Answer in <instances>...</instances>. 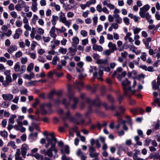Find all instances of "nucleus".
Masks as SVG:
<instances>
[{
	"mask_svg": "<svg viewBox=\"0 0 160 160\" xmlns=\"http://www.w3.org/2000/svg\"><path fill=\"white\" fill-rule=\"evenodd\" d=\"M122 84L123 86L125 95L129 96L135 93V91L131 89V88L130 87V82L128 81L127 79L122 81Z\"/></svg>",
	"mask_w": 160,
	"mask_h": 160,
	"instance_id": "nucleus-1",
	"label": "nucleus"
},
{
	"mask_svg": "<svg viewBox=\"0 0 160 160\" xmlns=\"http://www.w3.org/2000/svg\"><path fill=\"white\" fill-rule=\"evenodd\" d=\"M91 69L89 70V72L91 73L94 72L93 73V78H97L100 80L102 81L103 78L102 76L103 75V71L100 70H97L96 67L95 66H92L91 67Z\"/></svg>",
	"mask_w": 160,
	"mask_h": 160,
	"instance_id": "nucleus-2",
	"label": "nucleus"
},
{
	"mask_svg": "<svg viewBox=\"0 0 160 160\" xmlns=\"http://www.w3.org/2000/svg\"><path fill=\"white\" fill-rule=\"evenodd\" d=\"M68 89L69 93L67 96L69 98V99L72 100L73 101L74 103L72 105V109H74L76 108L77 104L78 102V99L77 97H74L73 95L71 94L70 92L71 90V86H68Z\"/></svg>",
	"mask_w": 160,
	"mask_h": 160,
	"instance_id": "nucleus-3",
	"label": "nucleus"
},
{
	"mask_svg": "<svg viewBox=\"0 0 160 160\" xmlns=\"http://www.w3.org/2000/svg\"><path fill=\"white\" fill-rule=\"evenodd\" d=\"M49 135L51 138L48 137H46L47 141L48 142L45 145V147L48 148L50 144H52L53 143H56L57 141V139L54 136V133H51L49 134Z\"/></svg>",
	"mask_w": 160,
	"mask_h": 160,
	"instance_id": "nucleus-4",
	"label": "nucleus"
},
{
	"mask_svg": "<svg viewBox=\"0 0 160 160\" xmlns=\"http://www.w3.org/2000/svg\"><path fill=\"white\" fill-rule=\"evenodd\" d=\"M150 6L149 4H146L140 8L139 14L140 16L142 18L145 17V13L150 8Z\"/></svg>",
	"mask_w": 160,
	"mask_h": 160,
	"instance_id": "nucleus-5",
	"label": "nucleus"
},
{
	"mask_svg": "<svg viewBox=\"0 0 160 160\" xmlns=\"http://www.w3.org/2000/svg\"><path fill=\"white\" fill-rule=\"evenodd\" d=\"M29 148L28 145L26 143L23 144L22 145L21 148V154L23 158H25L27 153V151L29 149Z\"/></svg>",
	"mask_w": 160,
	"mask_h": 160,
	"instance_id": "nucleus-6",
	"label": "nucleus"
},
{
	"mask_svg": "<svg viewBox=\"0 0 160 160\" xmlns=\"http://www.w3.org/2000/svg\"><path fill=\"white\" fill-rule=\"evenodd\" d=\"M87 100L89 104L95 105L98 107H99L101 106V103L98 97H96L94 100H91L89 98H87Z\"/></svg>",
	"mask_w": 160,
	"mask_h": 160,
	"instance_id": "nucleus-7",
	"label": "nucleus"
},
{
	"mask_svg": "<svg viewBox=\"0 0 160 160\" xmlns=\"http://www.w3.org/2000/svg\"><path fill=\"white\" fill-rule=\"evenodd\" d=\"M46 105L45 104H42L40 106V109L37 110L36 113L38 114L40 113H41L42 114H45L47 113V111L45 109L46 107L45 106Z\"/></svg>",
	"mask_w": 160,
	"mask_h": 160,
	"instance_id": "nucleus-8",
	"label": "nucleus"
},
{
	"mask_svg": "<svg viewBox=\"0 0 160 160\" xmlns=\"http://www.w3.org/2000/svg\"><path fill=\"white\" fill-rule=\"evenodd\" d=\"M2 97L3 99L5 101H10L13 98V95L10 93L2 94Z\"/></svg>",
	"mask_w": 160,
	"mask_h": 160,
	"instance_id": "nucleus-9",
	"label": "nucleus"
},
{
	"mask_svg": "<svg viewBox=\"0 0 160 160\" xmlns=\"http://www.w3.org/2000/svg\"><path fill=\"white\" fill-rule=\"evenodd\" d=\"M12 79L11 76H6L5 80L3 82V85L5 87H7L9 85V83L12 82Z\"/></svg>",
	"mask_w": 160,
	"mask_h": 160,
	"instance_id": "nucleus-10",
	"label": "nucleus"
},
{
	"mask_svg": "<svg viewBox=\"0 0 160 160\" xmlns=\"http://www.w3.org/2000/svg\"><path fill=\"white\" fill-rule=\"evenodd\" d=\"M69 99H67L65 98H63L62 99L61 102L64 105L66 108H68L70 105V101L71 100Z\"/></svg>",
	"mask_w": 160,
	"mask_h": 160,
	"instance_id": "nucleus-11",
	"label": "nucleus"
},
{
	"mask_svg": "<svg viewBox=\"0 0 160 160\" xmlns=\"http://www.w3.org/2000/svg\"><path fill=\"white\" fill-rule=\"evenodd\" d=\"M151 38H146L143 39L142 40V42L144 44L146 48L148 49L151 48V46H149V42L151 41Z\"/></svg>",
	"mask_w": 160,
	"mask_h": 160,
	"instance_id": "nucleus-12",
	"label": "nucleus"
},
{
	"mask_svg": "<svg viewBox=\"0 0 160 160\" xmlns=\"http://www.w3.org/2000/svg\"><path fill=\"white\" fill-rule=\"evenodd\" d=\"M108 47L112 52H114L117 49L116 44L112 42H110L108 43Z\"/></svg>",
	"mask_w": 160,
	"mask_h": 160,
	"instance_id": "nucleus-13",
	"label": "nucleus"
},
{
	"mask_svg": "<svg viewBox=\"0 0 160 160\" xmlns=\"http://www.w3.org/2000/svg\"><path fill=\"white\" fill-rule=\"evenodd\" d=\"M60 151L62 154H68L69 153V147L67 145L64 146L62 148L60 149Z\"/></svg>",
	"mask_w": 160,
	"mask_h": 160,
	"instance_id": "nucleus-14",
	"label": "nucleus"
},
{
	"mask_svg": "<svg viewBox=\"0 0 160 160\" xmlns=\"http://www.w3.org/2000/svg\"><path fill=\"white\" fill-rule=\"evenodd\" d=\"M119 27L118 24L116 22H114L111 24V26L109 27L108 28V31H111L113 29H117Z\"/></svg>",
	"mask_w": 160,
	"mask_h": 160,
	"instance_id": "nucleus-15",
	"label": "nucleus"
},
{
	"mask_svg": "<svg viewBox=\"0 0 160 160\" xmlns=\"http://www.w3.org/2000/svg\"><path fill=\"white\" fill-rule=\"evenodd\" d=\"M34 76V74L33 72H30L29 75L26 74H24L23 77L25 79L30 80L33 78Z\"/></svg>",
	"mask_w": 160,
	"mask_h": 160,
	"instance_id": "nucleus-16",
	"label": "nucleus"
},
{
	"mask_svg": "<svg viewBox=\"0 0 160 160\" xmlns=\"http://www.w3.org/2000/svg\"><path fill=\"white\" fill-rule=\"evenodd\" d=\"M75 88H78L79 90L81 89L83 87V84L82 82H77L74 83V85Z\"/></svg>",
	"mask_w": 160,
	"mask_h": 160,
	"instance_id": "nucleus-17",
	"label": "nucleus"
},
{
	"mask_svg": "<svg viewBox=\"0 0 160 160\" xmlns=\"http://www.w3.org/2000/svg\"><path fill=\"white\" fill-rule=\"evenodd\" d=\"M92 49L95 51H98L99 52H102L103 50V48L101 46L94 44L92 46Z\"/></svg>",
	"mask_w": 160,
	"mask_h": 160,
	"instance_id": "nucleus-18",
	"label": "nucleus"
},
{
	"mask_svg": "<svg viewBox=\"0 0 160 160\" xmlns=\"http://www.w3.org/2000/svg\"><path fill=\"white\" fill-rule=\"evenodd\" d=\"M68 50L69 51L68 54H70V56H73L75 54L77 50L76 48H73L72 47L69 48Z\"/></svg>",
	"mask_w": 160,
	"mask_h": 160,
	"instance_id": "nucleus-19",
	"label": "nucleus"
},
{
	"mask_svg": "<svg viewBox=\"0 0 160 160\" xmlns=\"http://www.w3.org/2000/svg\"><path fill=\"white\" fill-rule=\"evenodd\" d=\"M72 45L74 47H76L79 42V38L77 37H74L72 38Z\"/></svg>",
	"mask_w": 160,
	"mask_h": 160,
	"instance_id": "nucleus-20",
	"label": "nucleus"
},
{
	"mask_svg": "<svg viewBox=\"0 0 160 160\" xmlns=\"http://www.w3.org/2000/svg\"><path fill=\"white\" fill-rule=\"evenodd\" d=\"M152 89L154 90H158L159 91H160L159 85H157L156 84V81L154 80L152 82Z\"/></svg>",
	"mask_w": 160,
	"mask_h": 160,
	"instance_id": "nucleus-21",
	"label": "nucleus"
},
{
	"mask_svg": "<svg viewBox=\"0 0 160 160\" xmlns=\"http://www.w3.org/2000/svg\"><path fill=\"white\" fill-rule=\"evenodd\" d=\"M131 35V33L130 32H128L125 36L124 38V39L125 40H127L128 39V41L130 42H133V40L132 38L130 37Z\"/></svg>",
	"mask_w": 160,
	"mask_h": 160,
	"instance_id": "nucleus-22",
	"label": "nucleus"
},
{
	"mask_svg": "<svg viewBox=\"0 0 160 160\" xmlns=\"http://www.w3.org/2000/svg\"><path fill=\"white\" fill-rule=\"evenodd\" d=\"M17 49V46L15 45H14L13 46H11L8 49V51L9 53H11L14 51H16Z\"/></svg>",
	"mask_w": 160,
	"mask_h": 160,
	"instance_id": "nucleus-23",
	"label": "nucleus"
},
{
	"mask_svg": "<svg viewBox=\"0 0 160 160\" xmlns=\"http://www.w3.org/2000/svg\"><path fill=\"white\" fill-rule=\"evenodd\" d=\"M59 21L60 22H62L66 19L65 14L62 12H60L59 14Z\"/></svg>",
	"mask_w": 160,
	"mask_h": 160,
	"instance_id": "nucleus-24",
	"label": "nucleus"
},
{
	"mask_svg": "<svg viewBox=\"0 0 160 160\" xmlns=\"http://www.w3.org/2000/svg\"><path fill=\"white\" fill-rule=\"evenodd\" d=\"M118 74V79L119 81H121L122 78H124L126 74V72L125 71H122L120 73Z\"/></svg>",
	"mask_w": 160,
	"mask_h": 160,
	"instance_id": "nucleus-25",
	"label": "nucleus"
},
{
	"mask_svg": "<svg viewBox=\"0 0 160 160\" xmlns=\"http://www.w3.org/2000/svg\"><path fill=\"white\" fill-rule=\"evenodd\" d=\"M24 118V116L23 115L19 116H18V118L16 120V121L18 125H22V120Z\"/></svg>",
	"mask_w": 160,
	"mask_h": 160,
	"instance_id": "nucleus-26",
	"label": "nucleus"
},
{
	"mask_svg": "<svg viewBox=\"0 0 160 160\" xmlns=\"http://www.w3.org/2000/svg\"><path fill=\"white\" fill-rule=\"evenodd\" d=\"M33 156L37 159L38 160H42L43 159L44 157L43 155L40 154L38 153H36Z\"/></svg>",
	"mask_w": 160,
	"mask_h": 160,
	"instance_id": "nucleus-27",
	"label": "nucleus"
},
{
	"mask_svg": "<svg viewBox=\"0 0 160 160\" xmlns=\"http://www.w3.org/2000/svg\"><path fill=\"white\" fill-rule=\"evenodd\" d=\"M38 3H32L31 9L34 12H35L38 10L37 8Z\"/></svg>",
	"mask_w": 160,
	"mask_h": 160,
	"instance_id": "nucleus-28",
	"label": "nucleus"
},
{
	"mask_svg": "<svg viewBox=\"0 0 160 160\" xmlns=\"http://www.w3.org/2000/svg\"><path fill=\"white\" fill-rule=\"evenodd\" d=\"M58 17L57 16L53 15L52 16V19L51 22L53 25L55 26L56 24V22L58 20Z\"/></svg>",
	"mask_w": 160,
	"mask_h": 160,
	"instance_id": "nucleus-29",
	"label": "nucleus"
},
{
	"mask_svg": "<svg viewBox=\"0 0 160 160\" xmlns=\"http://www.w3.org/2000/svg\"><path fill=\"white\" fill-rule=\"evenodd\" d=\"M128 77L135 78L136 77L137 72L133 70L131 72H128Z\"/></svg>",
	"mask_w": 160,
	"mask_h": 160,
	"instance_id": "nucleus-30",
	"label": "nucleus"
},
{
	"mask_svg": "<svg viewBox=\"0 0 160 160\" xmlns=\"http://www.w3.org/2000/svg\"><path fill=\"white\" fill-rule=\"evenodd\" d=\"M52 150L51 149V147L47 151L46 156H48L49 157H52L53 156V153L52 152Z\"/></svg>",
	"mask_w": 160,
	"mask_h": 160,
	"instance_id": "nucleus-31",
	"label": "nucleus"
},
{
	"mask_svg": "<svg viewBox=\"0 0 160 160\" xmlns=\"http://www.w3.org/2000/svg\"><path fill=\"white\" fill-rule=\"evenodd\" d=\"M7 146L8 147H10L13 149H16L17 148V146L15 145V143L14 141L9 142Z\"/></svg>",
	"mask_w": 160,
	"mask_h": 160,
	"instance_id": "nucleus-32",
	"label": "nucleus"
},
{
	"mask_svg": "<svg viewBox=\"0 0 160 160\" xmlns=\"http://www.w3.org/2000/svg\"><path fill=\"white\" fill-rule=\"evenodd\" d=\"M20 67L19 63L18 62H17L15 64L14 68V70L16 72H18L20 70Z\"/></svg>",
	"mask_w": 160,
	"mask_h": 160,
	"instance_id": "nucleus-33",
	"label": "nucleus"
},
{
	"mask_svg": "<svg viewBox=\"0 0 160 160\" xmlns=\"http://www.w3.org/2000/svg\"><path fill=\"white\" fill-rule=\"evenodd\" d=\"M10 105L9 102L6 101L3 102L1 104V107L3 108H7Z\"/></svg>",
	"mask_w": 160,
	"mask_h": 160,
	"instance_id": "nucleus-34",
	"label": "nucleus"
},
{
	"mask_svg": "<svg viewBox=\"0 0 160 160\" xmlns=\"http://www.w3.org/2000/svg\"><path fill=\"white\" fill-rule=\"evenodd\" d=\"M76 153L77 155L80 157H81L86 155L85 154L82 152L80 149H78L77 150Z\"/></svg>",
	"mask_w": 160,
	"mask_h": 160,
	"instance_id": "nucleus-35",
	"label": "nucleus"
},
{
	"mask_svg": "<svg viewBox=\"0 0 160 160\" xmlns=\"http://www.w3.org/2000/svg\"><path fill=\"white\" fill-rule=\"evenodd\" d=\"M21 154V152L20 149H17L16 150V152L15 154V159L21 157L20 156Z\"/></svg>",
	"mask_w": 160,
	"mask_h": 160,
	"instance_id": "nucleus-36",
	"label": "nucleus"
},
{
	"mask_svg": "<svg viewBox=\"0 0 160 160\" xmlns=\"http://www.w3.org/2000/svg\"><path fill=\"white\" fill-rule=\"evenodd\" d=\"M18 3V5L20 6L22 8L25 7L26 6L25 2L22 0H19Z\"/></svg>",
	"mask_w": 160,
	"mask_h": 160,
	"instance_id": "nucleus-37",
	"label": "nucleus"
},
{
	"mask_svg": "<svg viewBox=\"0 0 160 160\" xmlns=\"http://www.w3.org/2000/svg\"><path fill=\"white\" fill-rule=\"evenodd\" d=\"M33 67L34 64L32 62L30 63L27 67V71L29 72H31V71L33 69Z\"/></svg>",
	"mask_w": 160,
	"mask_h": 160,
	"instance_id": "nucleus-38",
	"label": "nucleus"
},
{
	"mask_svg": "<svg viewBox=\"0 0 160 160\" xmlns=\"http://www.w3.org/2000/svg\"><path fill=\"white\" fill-rule=\"evenodd\" d=\"M38 18V17L37 15L34 14L31 20L32 23L33 24H35Z\"/></svg>",
	"mask_w": 160,
	"mask_h": 160,
	"instance_id": "nucleus-39",
	"label": "nucleus"
},
{
	"mask_svg": "<svg viewBox=\"0 0 160 160\" xmlns=\"http://www.w3.org/2000/svg\"><path fill=\"white\" fill-rule=\"evenodd\" d=\"M149 49V54L150 55H153V54H155L158 51V50L157 49H155L154 50L152 49H151V48Z\"/></svg>",
	"mask_w": 160,
	"mask_h": 160,
	"instance_id": "nucleus-40",
	"label": "nucleus"
},
{
	"mask_svg": "<svg viewBox=\"0 0 160 160\" xmlns=\"http://www.w3.org/2000/svg\"><path fill=\"white\" fill-rule=\"evenodd\" d=\"M58 51L59 52L64 54H65L67 52V49L66 48H63L62 47H60L58 49Z\"/></svg>",
	"mask_w": 160,
	"mask_h": 160,
	"instance_id": "nucleus-41",
	"label": "nucleus"
},
{
	"mask_svg": "<svg viewBox=\"0 0 160 160\" xmlns=\"http://www.w3.org/2000/svg\"><path fill=\"white\" fill-rule=\"evenodd\" d=\"M59 60L58 57L56 56L53 57L52 60V64L53 65H56L57 64V61Z\"/></svg>",
	"mask_w": 160,
	"mask_h": 160,
	"instance_id": "nucleus-42",
	"label": "nucleus"
},
{
	"mask_svg": "<svg viewBox=\"0 0 160 160\" xmlns=\"http://www.w3.org/2000/svg\"><path fill=\"white\" fill-rule=\"evenodd\" d=\"M26 67L25 65H22L20 67V69L19 70L20 73L22 74L24 73L26 71Z\"/></svg>",
	"mask_w": 160,
	"mask_h": 160,
	"instance_id": "nucleus-43",
	"label": "nucleus"
},
{
	"mask_svg": "<svg viewBox=\"0 0 160 160\" xmlns=\"http://www.w3.org/2000/svg\"><path fill=\"white\" fill-rule=\"evenodd\" d=\"M0 134L2 137L4 138H7L8 136V134L7 132L5 130L1 131L0 132Z\"/></svg>",
	"mask_w": 160,
	"mask_h": 160,
	"instance_id": "nucleus-44",
	"label": "nucleus"
},
{
	"mask_svg": "<svg viewBox=\"0 0 160 160\" xmlns=\"http://www.w3.org/2000/svg\"><path fill=\"white\" fill-rule=\"evenodd\" d=\"M107 125V123L106 122H104L102 124H100L99 123H97V128H98L99 129H100L102 127H105Z\"/></svg>",
	"mask_w": 160,
	"mask_h": 160,
	"instance_id": "nucleus-45",
	"label": "nucleus"
},
{
	"mask_svg": "<svg viewBox=\"0 0 160 160\" xmlns=\"http://www.w3.org/2000/svg\"><path fill=\"white\" fill-rule=\"evenodd\" d=\"M64 119L68 118L70 119V113L69 111H68L65 114H63V116H62Z\"/></svg>",
	"mask_w": 160,
	"mask_h": 160,
	"instance_id": "nucleus-46",
	"label": "nucleus"
},
{
	"mask_svg": "<svg viewBox=\"0 0 160 160\" xmlns=\"http://www.w3.org/2000/svg\"><path fill=\"white\" fill-rule=\"evenodd\" d=\"M16 116L15 115H13L12 116V117L10 118L9 119V123H10V124L11 123L12 124H13L14 122V118H16Z\"/></svg>",
	"mask_w": 160,
	"mask_h": 160,
	"instance_id": "nucleus-47",
	"label": "nucleus"
},
{
	"mask_svg": "<svg viewBox=\"0 0 160 160\" xmlns=\"http://www.w3.org/2000/svg\"><path fill=\"white\" fill-rule=\"evenodd\" d=\"M42 38L43 41L45 42H48L50 41L51 39V38L49 36H43Z\"/></svg>",
	"mask_w": 160,
	"mask_h": 160,
	"instance_id": "nucleus-48",
	"label": "nucleus"
},
{
	"mask_svg": "<svg viewBox=\"0 0 160 160\" xmlns=\"http://www.w3.org/2000/svg\"><path fill=\"white\" fill-rule=\"evenodd\" d=\"M61 22L64 23L66 26H68V28H69L71 24V23L69 21L67 20L66 19L62 21Z\"/></svg>",
	"mask_w": 160,
	"mask_h": 160,
	"instance_id": "nucleus-49",
	"label": "nucleus"
},
{
	"mask_svg": "<svg viewBox=\"0 0 160 160\" xmlns=\"http://www.w3.org/2000/svg\"><path fill=\"white\" fill-rule=\"evenodd\" d=\"M111 53L112 52H111V51L109 49H107L104 51L102 52V54L103 55H106L107 56H108L110 55Z\"/></svg>",
	"mask_w": 160,
	"mask_h": 160,
	"instance_id": "nucleus-50",
	"label": "nucleus"
},
{
	"mask_svg": "<svg viewBox=\"0 0 160 160\" xmlns=\"http://www.w3.org/2000/svg\"><path fill=\"white\" fill-rule=\"evenodd\" d=\"M141 55L140 57L141 58L143 61H145L146 60V53L145 52H142L141 53Z\"/></svg>",
	"mask_w": 160,
	"mask_h": 160,
	"instance_id": "nucleus-51",
	"label": "nucleus"
},
{
	"mask_svg": "<svg viewBox=\"0 0 160 160\" xmlns=\"http://www.w3.org/2000/svg\"><path fill=\"white\" fill-rule=\"evenodd\" d=\"M38 45L37 43L34 41H33L31 43V48L32 50H34L36 46Z\"/></svg>",
	"mask_w": 160,
	"mask_h": 160,
	"instance_id": "nucleus-52",
	"label": "nucleus"
},
{
	"mask_svg": "<svg viewBox=\"0 0 160 160\" xmlns=\"http://www.w3.org/2000/svg\"><path fill=\"white\" fill-rule=\"evenodd\" d=\"M56 144V143H53L52 144H50V145H51V147L52 151H54L55 153H57L58 152V151L55 148Z\"/></svg>",
	"mask_w": 160,
	"mask_h": 160,
	"instance_id": "nucleus-53",
	"label": "nucleus"
},
{
	"mask_svg": "<svg viewBox=\"0 0 160 160\" xmlns=\"http://www.w3.org/2000/svg\"><path fill=\"white\" fill-rule=\"evenodd\" d=\"M98 153H97L95 152L89 153V156L91 158H97L98 156Z\"/></svg>",
	"mask_w": 160,
	"mask_h": 160,
	"instance_id": "nucleus-54",
	"label": "nucleus"
},
{
	"mask_svg": "<svg viewBox=\"0 0 160 160\" xmlns=\"http://www.w3.org/2000/svg\"><path fill=\"white\" fill-rule=\"evenodd\" d=\"M123 21L126 25H128L130 23L129 19L127 17H125L123 18Z\"/></svg>",
	"mask_w": 160,
	"mask_h": 160,
	"instance_id": "nucleus-55",
	"label": "nucleus"
},
{
	"mask_svg": "<svg viewBox=\"0 0 160 160\" xmlns=\"http://www.w3.org/2000/svg\"><path fill=\"white\" fill-rule=\"evenodd\" d=\"M110 3V0H104L102 2V3L104 6H107V7Z\"/></svg>",
	"mask_w": 160,
	"mask_h": 160,
	"instance_id": "nucleus-56",
	"label": "nucleus"
},
{
	"mask_svg": "<svg viewBox=\"0 0 160 160\" xmlns=\"http://www.w3.org/2000/svg\"><path fill=\"white\" fill-rule=\"evenodd\" d=\"M97 62L98 64H105L107 62V60L101 59H98Z\"/></svg>",
	"mask_w": 160,
	"mask_h": 160,
	"instance_id": "nucleus-57",
	"label": "nucleus"
},
{
	"mask_svg": "<svg viewBox=\"0 0 160 160\" xmlns=\"http://www.w3.org/2000/svg\"><path fill=\"white\" fill-rule=\"evenodd\" d=\"M32 126L34 127V129H36L38 131H40V128L38 125L34 122H32L31 124Z\"/></svg>",
	"mask_w": 160,
	"mask_h": 160,
	"instance_id": "nucleus-58",
	"label": "nucleus"
},
{
	"mask_svg": "<svg viewBox=\"0 0 160 160\" xmlns=\"http://www.w3.org/2000/svg\"><path fill=\"white\" fill-rule=\"evenodd\" d=\"M80 34L83 37H86L88 35V32L84 30H81L80 32Z\"/></svg>",
	"mask_w": 160,
	"mask_h": 160,
	"instance_id": "nucleus-59",
	"label": "nucleus"
},
{
	"mask_svg": "<svg viewBox=\"0 0 160 160\" xmlns=\"http://www.w3.org/2000/svg\"><path fill=\"white\" fill-rule=\"evenodd\" d=\"M37 31L38 34L41 35H43L44 33V30L41 28H38Z\"/></svg>",
	"mask_w": 160,
	"mask_h": 160,
	"instance_id": "nucleus-60",
	"label": "nucleus"
},
{
	"mask_svg": "<svg viewBox=\"0 0 160 160\" xmlns=\"http://www.w3.org/2000/svg\"><path fill=\"white\" fill-rule=\"evenodd\" d=\"M15 23L16 26L18 27H21L22 24V22L20 20H17L15 22Z\"/></svg>",
	"mask_w": 160,
	"mask_h": 160,
	"instance_id": "nucleus-61",
	"label": "nucleus"
},
{
	"mask_svg": "<svg viewBox=\"0 0 160 160\" xmlns=\"http://www.w3.org/2000/svg\"><path fill=\"white\" fill-rule=\"evenodd\" d=\"M21 62L22 64H26L28 62V58L26 57H22L21 58Z\"/></svg>",
	"mask_w": 160,
	"mask_h": 160,
	"instance_id": "nucleus-62",
	"label": "nucleus"
},
{
	"mask_svg": "<svg viewBox=\"0 0 160 160\" xmlns=\"http://www.w3.org/2000/svg\"><path fill=\"white\" fill-rule=\"evenodd\" d=\"M10 15L14 18H16L18 17V15L16 12L15 11H12L10 13Z\"/></svg>",
	"mask_w": 160,
	"mask_h": 160,
	"instance_id": "nucleus-63",
	"label": "nucleus"
},
{
	"mask_svg": "<svg viewBox=\"0 0 160 160\" xmlns=\"http://www.w3.org/2000/svg\"><path fill=\"white\" fill-rule=\"evenodd\" d=\"M154 103H156L158 104V106L159 107H160V100L159 98H156L154 101V102L152 103V105H154Z\"/></svg>",
	"mask_w": 160,
	"mask_h": 160,
	"instance_id": "nucleus-64",
	"label": "nucleus"
}]
</instances>
